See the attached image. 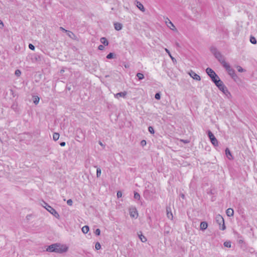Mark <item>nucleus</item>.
Returning a JSON list of instances; mask_svg holds the SVG:
<instances>
[{
  "label": "nucleus",
  "instance_id": "nucleus-44",
  "mask_svg": "<svg viewBox=\"0 0 257 257\" xmlns=\"http://www.w3.org/2000/svg\"><path fill=\"white\" fill-rule=\"evenodd\" d=\"M67 203L69 206H72L73 204V201L71 199H68L67 201Z\"/></svg>",
  "mask_w": 257,
  "mask_h": 257
},
{
  "label": "nucleus",
  "instance_id": "nucleus-21",
  "mask_svg": "<svg viewBox=\"0 0 257 257\" xmlns=\"http://www.w3.org/2000/svg\"><path fill=\"white\" fill-rule=\"evenodd\" d=\"M100 42L104 46H107L108 45V42L105 37H102L100 39Z\"/></svg>",
  "mask_w": 257,
  "mask_h": 257
},
{
  "label": "nucleus",
  "instance_id": "nucleus-32",
  "mask_svg": "<svg viewBox=\"0 0 257 257\" xmlns=\"http://www.w3.org/2000/svg\"><path fill=\"white\" fill-rule=\"evenodd\" d=\"M225 154H226V155L227 157L228 158V159H231L230 158H229L228 157V156H230L232 157V156H231V152H230V151H229V150L228 148H226V149H225Z\"/></svg>",
  "mask_w": 257,
  "mask_h": 257
},
{
  "label": "nucleus",
  "instance_id": "nucleus-18",
  "mask_svg": "<svg viewBox=\"0 0 257 257\" xmlns=\"http://www.w3.org/2000/svg\"><path fill=\"white\" fill-rule=\"evenodd\" d=\"M221 63L222 64L223 66L225 68L227 71L231 68L229 64L226 63L224 60L222 61Z\"/></svg>",
  "mask_w": 257,
  "mask_h": 257
},
{
  "label": "nucleus",
  "instance_id": "nucleus-34",
  "mask_svg": "<svg viewBox=\"0 0 257 257\" xmlns=\"http://www.w3.org/2000/svg\"><path fill=\"white\" fill-rule=\"evenodd\" d=\"M224 246L227 247H231V242L228 241H225L223 243Z\"/></svg>",
  "mask_w": 257,
  "mask_h": 257
},
{
  "label": "nucleus",
  "instance_id": "nucleus-11",
  "mask_svg": "<svg viewBox=\"0 0 257 257\" xmlns=\"http://www.w3.org/2000/svg\"><path fill=\"white\" fill-rule=\"evenodd\" d=\"M216 221L219 224V225H221L222 223H224L223 218L219 214L216 216Z\"/></svg>",
  "mask_w": 257,
  "mask_h": 257
},
{
  "label": "nucleus",
  "instance_id": "nucleus-22",
  "mask_svg": "<svg viewBox=\"0 0 257 257\" xmlns=\"http://www.w3.org/2000/svg\"><path fill=\"white\" fill-rule=\"evenodd\" d=\"M89 230V227L87 225H85L82 228V231L83 232V233H84V234H86L87 233Z\"/></svg>",
  "mask_w": 257,
  "mask_h": 257
},
{
  "label": "nucleus",
  "instance_id": "nucleus-7",
  "mask_svg": "<svg viewBox=\"0 0 257 257\" xmlns=\"http://www.w3.org/2000/svg\"><path fill=\"white\" fill-rule=\"evenodd\" d=\"M189 74L193 79L199 81L201 79L200 76L192 70L189 72Z\"/></svg>",
  "mask_w": 257,
  "mask_h": 257
},
{
  "label": "nucleus",
  "instance_id": "nucleus-31",
  "mask_svg": "<svg viewBox=\"0 0 257 257\" xmlns=\"http://www.w3.org/2000/svg\"><path fill=\"white\" fill-rule=\"evenodd\" d=\"M101 174V171L100 168L97 167L96 169V176L97 178L99 177Z\"/></svg>",
  "mask_w": 257,
  "mask_h": 257
},
{
  "label": "nucleus",
  "instance_id": "nucleus-49",
  "mask_svg": "<svg viewBox=\"0 0 257 257\" xmlns=\"http://www.w3.org/2000/svg\"><path fill=\"white\" fill-rule=\"evenodd\" d=\"M60 29L63 31V32H67V30H65L64 28H63V27H60Z\"/></svg>",
  "mask_w": 257,
  "mask_h": 257
},
{
  "label": "nucleus",
  "instance_id": "nucleus-39",
  "mask_svg": "<svg viewBox=\"0 0 257 257\" xmlns=\"http://www.w3.org/2000/svg\"><path fill=\"white\" fill-rule=\"evenodd\" d=\"M155 98L157 100H160L161 98V94L160 93H157L155 94Z\"/></svg>",
  "mask_w": 257,
  "mask_h": 257
},
{
  "label": "nucleus",
  "instance_id": "nucleus-41",
  "mask_svg": "<svg viewBox=\"0 0 257 257\" xmlns=\"http://www.w3.org/2000/svg\"><path fill=\"white\" fill-rule=\"evenodd\" d=\"M237 70L239 72H244L245 70L240 66H237Z\"/></svg>",
  "mask_w": 257,
  "mask_h": 257
},
{
  "label": "nucleus",
  "instance_id": "nucleus-24",
  "mask_svg": "<svg viewBox=\"0 0 257 257\" xmlns=\"http://www.w3.org/2000/svg\"><path fill=\"white\" fill-rule=\"evenodd\" d=\"M139 237L140 240L143 242H145L147 241V238L143 235L142 233L141 234H139Z\"/></svg>",
  "mask_w": 257,
  "mask_h": 257
},
{
  "label": "nucleus",
  "instance_id": "nucleus-43",
  "mask_svg": "<svg viewBox=\"0 0 257 257\" xmlns=\"http://www.w3.org/2000/svg\"><path fill=\"white\" fill-rule=\"evenodd\" d=\"M95 235H99L100 234V230L99 229L97 228L95 230V232H94Z\"/></svg>",
  "mask_w": 257,
  "mask_h": 257
},
{
  "label": "nucleus",
  "instance_id": "nucleus-10",
  "mask_svg": "<svg viewBox=\"0 0 257 257\" xmlns=\"http://www.w3.org/2000/svg\"><path fill=\"white\" fill-rule=\"evenodd\" d=\"M127 92L126 91L120 92L114 94V97L119 99V97L126 98Z\"/></svg>",
  "mask_w": 257,
  "mask_h": 257
},
{
  "label": "nucleus",
  "instance_id": "nucleus-42",
  "mask_svg": "<svg viewBox=\"0 0 257 257\" xmlns=\"http://www.w3.org/2000/svg\"><path fill=\"white\" fill-rule=\"evenodd\" d=\"M116 196L118 198H120L122 196V193L120 191H118L116 193Z\"/></svg>",
  "mask_w": 257,
  "mask_h": 257
},
{
  "label": "nucleus",
  "instance_id": "nucleus-12",
  "mask_svg": "<svg viewBox=\"0 0 257 257\" xmlns=\"http://www.w3.org/2000/svg\"><path fill=\"white\" fill-rule=\"evenodd\" d=\"M227 72L228 74L233 78L235 79L236 77H237V76L235 73V71L233 69L231 68L230 69H229L227 71Z\"/></svg>",
  "mask_w": 257,
  "mask_h": 257
},
{
  "label": "nucleus",
  "instance_id": "nucleus-8",
  "mask_svg": "<svg viewBox=\"0 0 257 257\" xmlns=\"http://www.w3.org/2000/svg\"><path fill=\"white\" fill-rule=\"evenodd\" d=\"M130 215L131 217L133 218H137L138 216V213L135 208L130 209Z\"/></svg>",
  "mask_w": 257,
  "mask_h": 257
},
{
  "label": "nucleus",
  "instance_id": "nucleus-20",
  "mask_svg": "<svg viewBox=\"0 0 257 257\" xmlns=\"http://www.w3.org/2000/svg\"><path fill=\"white\" fill-rule=\"evenodd\" d=\"M165 50L168 54L169 56L171 58V59L172 60V61L173 62V63H176V60L175 59V58L174 57H173L172 56V55H171V53L170 52L169 50L168 49H167V48H165Z\"/></svg>",
  "mask_w": 257,
  "mask_h": 257
},
{
  "label": "nucleus",
  "instance_id": "nucleus-40",
  "mask_svg": "<svg viewBox=\"0 0 257 257\" xmlns=\"http://www.w3.org/2000/svg\"><path fill=\"white\" fill-rule=\"evenodd\" d=\"M219 228H220V229H221L222 230H224L225 229L226 227H225L224 223H222L221 225H219Z\"/></svg>",
  "mask_w": 257,
  "mask_h": 257
},
{
  "label": "nucleus",
  "instance_id": "nucleus-9",
  "mask_svg": "<svg viewBox=\"0 0 257 257\" xmlns=\"http://www.w3.org/2000/svg\"><path fill=\"white\" fill-rule=\"evenodd\" d=\"M144 196L147 200H151L152 198V194L149 190L144 191Z\"/></svg>",
  "mask_w": 257,
  "mask_h": 257
},
{
  "label": "nucleus",
  "instance_id": "nucleus-51",
  "mask_svg": "<svg viewBox=\"0 0 257 257\" xmlns=\"http://www.w3.org/2000/svg\"><path fill=\"white\" fill-rule=\"evenodd\" d=\"M99 144L100 146H103V144H102L101 142H99Z\"/></svg>",
  "mask_w": 257,
  "mask_h": 257
},
{
  "label": "nucleus",
  "instance_id": "nucleus-13",
  "mask_svg": "<svg viewBox=\"0 0 257 257\" xmlns=\"http://www.w3.org/2000/svg\"><path fill=\"white\" fill-rule=\"evenodd\" d=\"M214 56L220 63L224 60L223 56L219 52L216 53Z\"/></svg>",
  "mask_w": 257,
  "mask_h": 257
},
{
  "label": "nucleus",
  "instance_id": "nucleus-29",
  "mask_svg": "<svg viewBox=\"0 0 257 257\" xmlns=\"http://www.w3.org/2000/svg\"><path fill=\"white\" fill-rule=\"evenodd\" d=\"M137 76L139 80H141L144 78V75L142 73H138L137 74Z\"/></svg>",
  "mask_w": 257,
  "mask_h": 257
},
{
  "label": "nucleus",
  "instance_id": "nucleus-28",
  "mask_svg": "<svg viewBox=\"0 0 257 257\" xmlns=\"http://www.w3.org/2000/svg\"><path fill=\"white\" fill-rule=\"evenodd\" d=\"M210 51L212 52V53L214 55V56L219 52L218 51L217 49L215 47H211L210 49Z\"/></svg>",
  "mask_w": 257,
  "mask_h": 257
},
{
  "label": "nucleus",
  "instance_id": "nucleus-1",
  "mask_svg": "<svg viewBox=\"0 0 257 257\" xmlns=\"http://www.w3.org/2000/svg\"><path fill=\"white\" fill-rule=\"evenodd\" d=\"M68 247L65 245H60L57 243L51 244L48 246L46 249L47 251L63 253L66 252Z\"/></svg>",
  "mask_w": 257,
  "mask_h": 257
},
{
  "label": "nucleus",
  "instance_id": "nucleus-6",
  "mask_svg": "<svg viewBox=\"0 0 257 257\" xmlns=\"http://www.w3.org/2000/svg\"><path fill=\"white\" fill-rule=\"evenodd\" d=\"M165 23L167 27L169 28L171 30L175 32L177 31V30L175 26L168 18H166Z\"/></svg>",
  "mask_w": 257,
  "mask_h": 257
},
{
  "label": "nucleus",
  "instance_id": "nucleus-19",
  "mask_svg": "<svg viewBox=\"0 0 257 257\" xmlns=\"http://www.w3.org/2000/svg\"><path fill=\"white\" fill-rule=\"evenodd\" d=\"M200 229L202 230L206 229L208 227V224L205 221H202L200 223Z\"/></svg>",
  "mask_w": 257,
  "mask_h": 257
},
{
  "label": "nucleus",
  "instance_id": "nucleus-37",
  "mask_svg": "<svg viewBox=\"0 0 257 257\" xmlns=\"http://www.w3.org/2000/svg\"><path fill=\"white\" fill-rule=\"evenodd\" d=\"M95 249L96 250H99L101 248V245L100 244L99 242H97L96 243H95Z\"/></svg>",
  "mask_w": 257,
  "mask_h": 257
},
{
  "label": "nucleus",
  "instance_id": "nucleus-25",
  "mask_svg": "<svg viewBox=\"0 0 257 257\" xmlns=\"http://www.w3.org/2000/svg\"><path fill=\"white\" fill-rule=\"evenodd\" d=\"M39 100H40V98L39 97V96H34L33 97V102L35 104H37L39 103Z\"/></svg>",
  "mask_w": 257,
  "mask_h": 257
},
{
  "label": "nucleus",
  "instance_id": "nucleus-35",
  "mask_svg": "<svg viewBox=\"0 0 257 257\" xmlns=\"http://www.w3.org/2000/svg\"><path fill=\"white\" fill-rule=\"evenodd\" d=\"M148 131L151 134H154L155 133L154 129L153 126H149Z\"/></svg>",
  "mask_w": 257,
  "mask_h": 257
},
{
  "label": "nucleus",
  "instance_id": "nucleus-23",
  "mask_svg": "<svg viewBox=\"0 0 257 257\" xmlns=\"http://www.w3.org/2000/svg\"><path fill=\"white\" fill-rule=\"evenodd\" d=\"M167 216L169 219H173V216L172 213L171 212V211H169L168 208H167Z\"/></svg>",
  "mask_w": 257,
  "mask_h": 257
},
{
  "label": "nucleus",
  "instance_id": "nucleus-33",
  "mask_svg": "<svg viewBox=\"0 0 257 257\" xmlns=\"http://www.w3.org/2000/svg\"><path fill=\"white\" fill-rule=\"evenodd\" d=\"M134 198H135L136 199L140 200V198H141V196H140V194H139V193H138V192H135L134 193Z\"/></svg>",
  "mask_w": 257,
  "mask_h": 257
},
{
  "label": "nucleus",
  "instance_id": "nucleus-16",
  "mask_svg": "<svg viewBox=\"0 0 257 257\" xmlns=\"http://www.w3.org/2000/svg\"><path fill=\"white\" fill-rule=\"evenodd\" d=\"M114 29L117 31H120L122 28V25L119 23H114Z\"/></svg>",
  "mask_w": 257,
  "mask_h": 257
},
{
  "label": "nucleus",
  "instance_id": "nucleus-15",
  "mask_svg": "<svg viewBox=\"0 0 257 257\" xmlns=\"http://www.w3.org/2000/svg\"><path fill=\"white\" fill-rule=\"evenodd\" d=\"M136 3V6L138 7V8L142 12H144L145 11V9L144 8L143 4L138 1H137Z\"/></svg>",
  "mask_w": 257,
  "mask_h": 257
},
{
  "label": "nucleus",
  "instance_id": "nucleus-50",
  "mask_svg": "<svg viewBox=\"0 0 257 257\" xmlns=\"http://www.w3.org/2000/svg\"><path fill=\"white\" fill-rule=\"evenodd\" d=\"M65 145H66V143H65V142H61V143H60V145L61 147H64V146H65Z\"/></svg>",
  "mask_w": 257,
  "mask_h": 257
},
{
  "label": "nucleus",
  "instance_id": "nucleus-3",
  "mask_svg": "<svg viewBox=\"0 0 257 257\" xmlns=\"http://www.w3.org/2000/svg\"><path fill=\"white\" fill-rule=\"evenodd\" d=\"M208 137L210 139V141L214 147H217L218 146V142L214 135L212 134V133L210 131H208L207 132Z\"/></svg>",
  "mask_w": 257,
  "mask_h": 257
},
{
  "label": "nucleus",
  "instance_id": "nucleus-5",
  "mask_svg": "<svg viewBox=\"0 0 257 257\" xmlns=\"http://www.w3.org/2000/svg\"><path fill=\"white\" fill-rule=\"evenodd\" d=\"M218 89L220 91H221L228 97L231 96L230 93L229 92V91L227 89V88L224 84L222 85H220V86H218Z\"/></svg>",
  "mask_w": 257,
  "mask_h": 257
},
{
  "label": "nucleus",
  "instance_id": "nucleus-26",
  "mask_svg": "<svg viewBox=\"0 0 257 257\" xmlns=\"http://www.w3.org/2000/svg\"><path fill=\"white\" fill-rule=\"evenodd\" d=\"M59 134L57 133H54L53 135V139L55 141H57L59 138Z\"/></svg>",
  "mask_w": 257,
  "mask_h": 257
},
{
  "label": "nucleus",
  "instance_id": "nucleus-14",
  "mask_svg": "<svg viewBox=\"0 0 257 257\" xmlns=\"http://www.w3.org/2000/svg\"><path fill=\"white\" fill-rule=\"evenodd\" d=\"M215 85L218 88V86H220V85H223V82L220 79L219 77H218V78H216L213 81Z\"/></svg>",
  "mask_w": 257,
  "mask_h": 257
},
{
  "label": "nucleus",
  "instance_id": "nucleus-27",
  "mask_svg": "<svg viewBox=\"0 0 257 257\" xmlns=\"http://www.w3.org/2000/svg\"><path fill=\"white\" fill-rule=\"evenodd\" d=\"M250 42L251 43L253 44H256V40L254 37L251 36L250 37Z\"/></svg>",
  "mask_w": 257,
  "mask_h": 257
},
{
  "label": "nucleus",
  "instance_id": "nucleus-52",
  "mask_svg": "<svg viewBox=\"0 0 257 257\" xmlns=\"http://www.w3.org/2000/svg\"><path fill=\"white\" fill-rule=\"evenodd\" d=\"M181 197H182V198H184V197H185V195H184L183 194H182L181 195Z\"/></svg>",
  "mask_w": 257,
  "mask_h": 257
},
{
  "label": "nucleus",
  "instance_id": "nucleus-45",
  "mask_svg": "<svg viewBox=\"0 0 257 257\" xmlns=\"http://www.w3.org/2000/svg\"><path fill=\"white\" fill-rule=\"evenodd\" d=\"M29 48L30 49H31L32 50H34L35 48V46L32 44H29Z\"/></svg>",
  "mask_w": 257,
  "mask_h": 257
},
{
  "label": "nucleus",
  "instance_id": "nucleus-48",
  "mask_svg": "<svg viewBox=\"0 0 257 257\" xmlns=\"http://www.w3.org/2000/svg\"><path fill=\"white\" fill-rule=\"evenodd\" d=\"M4 27V24L2 21L0 20V28L3 29Z\"/></svg>",
  "mask_w": 257,
  "mask_h": 257
},
{
  "label": "nucleus",
  "instance_id": "nucleus-30",
  "mask_svg": "<svg viewBox=\"0 0 257 257\" xmlns=\"http://www.w3.org/2000/svg\"><path fill=\"white\" fill-rule=\"evenodd\" d=\"M115 55L113 53H109L106 56V58L108 59H112L114 58Z\"/></svg>",
  "mask_w": 257,
  "mask_h": 257
},
{
  "label": "nucleus",
  "instance_id": "nucleus-4",
  "mask_svg": "<svg viewBox=\"0 0 257 257\" xmlns=\"http://www.w3.org/2000/svg\"><path fill=\"white\" fill-rule=\"evenodd\" d=\"M206 72L210 77L211 80L213 81L216 78H218V76L216 73L210 68H207L206 69Z\"/></svg>",
  "mask_w": 257,
  "mask_h": 257
},
{
  "label": "nucleus",
  "instance_id": "nucleus-38",
  "mask_svg": "<svg viewBox=\"0 0 257 257\" xmlns=\"http://www.w3.org/2000/svg\"><path fill=\"white\" fill-rule=\"evenodd\" d=\"M15 74L17 76H20L21 74V71L19 69H17L15 71Z\"/></svg>",
  "mask_w": 257,
  "mask_h": 257
},
{
  "label": "nucleus",
  "instance_id": "nucleus-47",
  "mask_svg": "<svg viewBox=\"0 0 257 257\" xmlns=\"http://www.w3.org/2000/svg\"><path fill=\"white\" fill-rule=\"evenodd\" d=\"M98 49L100 50H103L104 48V46L103 45H100L99 46H98Z\"/></svg>",
  "mask_w": 257,
  "mask_h": 257
},
{
  "label": "nucleus",
  "instance_id": "nucleus-46",
  "mask_svg": "<svg viewBox=\"0 0 257 257\" xmlns=\"http://www.w3.org/2000/svg\"><path fill=\"white\" fill-rule=\"evenodd\" d=\"M147 143H146V141L145 140H142L141 142V145L142 146H144L146 145Z\"/></svg>",
  "mask_w": 257,
  "mask_h": 257
},
{
  "label": "nucleus",
  "instance_id": "nucleus-36",
  "mask_svg": "<svg viewBox=\"0 0 257 257\" xmlns=\"http://www.w3.org/2000/svg\"><path fill=\"white\" fill-rule=\"evenodd\" d=\"M67 35L71 38H73V36H74V34L71 31H68L66 32Z\"/></svg>",
  "mask_w": 257,
  "mask_h": 257
},
{
  "label": "nucleus",
  "instance_id": "nucleus-17",
  "mask_svg": "<svg viewBox=\"0 0 257 257\" xmlns=\"http://www.w3.org/2000/svg\"><path fill=\"white\" fill-rule=\"evenodd\" d=\"M226 214L228 217H231L233 216L234 211L232 208H228L226 211Z\"/></svg>",
  "mask_w": 257,
  "mask_h": 257
},
{
  "label": "nucleus",
  "instance_id": "nucleus-2",
  "mask_svg": "<svg viewBox=\"0 0 257 257\" xmlns=\"http://www.w3.org/2000/svg\"><path fill=\"white\" fill-rule=\"evenodd\" d=\"M42 206L45 208L49 212H50L51 214L54 216L56 218H59V215L58 213L56 211L55 209H54L52 207L50 206L45 201H43L42 203Z\"/></svg>",
  "mask_w": 257,
  "mask_h": 257
}]
</instances>
